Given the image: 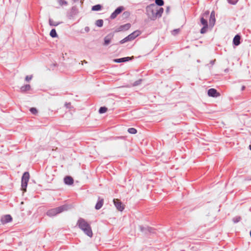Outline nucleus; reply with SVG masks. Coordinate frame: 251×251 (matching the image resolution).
<instances>
[{
	"label": "nucleus",
	"mask_w": 251,
	"mask_h": 251,
	"mask_svg": "<svg viewBox=\"0 0 251 251\" xmlns=\"http://www.w3.org/2000/svg\"><path fill=\"white\" fill-rule=\"evenodd\" d=\"M141 32L139 30H136L127 36L129 41L133 40L135 38L140 35Z\"/></svg>",
	"instance_id": "nucleus-8"
},
{
	"label": "nucleus",
	"mask_w": 251,
	"mask_h": 251,
	"mask_svg": "<svg viewBox=\"0 0 251 251\" xmlns=\"http://www.w3.org/2000/svg\"><path fill=\"white\" fill-rule=\"evenodd\" d=\"M250 149L251 150V145L249 146Z\"/></svg>",
	"instance_id": "nucleus-38"
},
{
	"label": "nucleus",
	"mask_w": 251,
	"mask_h": 251,
	"mask_svg": "<svg viewBox=\"0 0 251 251\" xmlns=\"http://www.w3.org/2000/svg\"><path fill=\"white\" fill-rule=\"evenodd\" d=\"M64 183L67 185H72L74 183L73 178L70 176H67L64 179Z\"/></svg>",
	"instance_id": "nucleus-12"
},
{
	"label": "nucleus",
	"mask_w": 251,
	"mask_h": 251,
	"mask_svg": "<svg viewBox=\"0 0 251 251\" xmlns=\"http://www.w3.org/2000/svg\"><path fill=\"white\" fill-rule=\"evenodd\" d=\"M67 104H69L70 105V103H66V105H67Z\"/></svg>",
	"instance_id": "nucleus-39"
},
{
	"label": "nucleus",
	"mask_w": 251,
	"mask_h": 251,
	"mask_svg": "<svg viewBox=\"0 0 251 251\" xmlns=\"http://www.w3.org/2000/svg\"><path fill=\"white\" fill-rule=\"evenodd\" d=\"M30 89V86L29 84H26L21 87L20 90L22 92H25L29 91Z\"/></svg>",
	"instance_id": "nucleus-17"
},
{
	"label": "nucleus",
	"mask_w": 251,
	"mask_h": 251,
	"mask_svg": "<svg viewBox=\"0 0 251 251\" xmlns=\"http://www.w3.org/2000/svg\"><path fill=\"white\" fill-rule=\"evenodd\" d=\"M29 110L30 112L34 115H36L37 113V110L34 107L31 108Z\"/></svg>",
	"instance_id": "nucleus-29"
},
{
	"label": "nucleus",
	"mask_w": 251,
	"mask_h": 251,
	"mask_svg": "<svg viewBox=\"0 0 251 251\" xmlns=\"http://www.w3.org/2000/svg\"><path fill=\"white\" fill-rule=\"evenodd\" d=\"M215 23V12L214 11H212L211 13L210 17L209 19V24L210 25L213 26Z\"/></svg>",
	"instance_id": "nucleus-13"
},
{
	"label": "nucleus",
	"mask_w": 251,
	"mask_h": 251,
	"mask_svg": "<svg viewBox=\"0 0 251 251\" xmlns=\"http://www.w3.org/2000/svg\"><path fill=\"white\" fill-rule=\"evenodd\" d=\"M76 226L81 229L85 234L90 237L93 236V232L89 224L84 219L79 218L77 222Z\"/></svg>",
	"instance_id": "nucleus-2"
},
{
	"label": "nucleus",
	"mask_w": 251,
	"mask_h": 251,
	"mask_svg": "<svg viewBox=\"0 0 251 251\" xmlns=\"http://www.w3.org/2000/svg\"><path fill=\"white\" fill-rule=\"evenodd\" d=\"M229 3L235 5L238 2V0H227Z\"/></svg>",
	"instance_id": "nucleus-31"
},
{
	"label": "nucleus",
	"mask_w": 251,
	"mask_h": 251,
	"mask_svg": "<svg viewBox=\"0 0 251 251\" xmlns=\"http://www.w3.org/2000/svg\"><path fill=\"white\" fill-rule=\"evenodd\" d=\"M58 2L59 4L61 5H66L67 4V1L64 0H58Z\"/></svg>",
	"instance_id": "nucleus-32"
},
{
	"label": "nucleus",
	"mask_w": 251,
	"mask_h": 251,
	"mask_svg": "<svg viewBox=\"0 0 251 251\" xmlns=\"http://www.w3.org/2000/svg\"><path fill=\"white\" fill-rule=\"evenodd\" d=\"M208 95L212 97H217L220 95L217 90L214 88H210L208 91Z\"/></svg>",
	"instance_id": "nucleus-11"
},
{
	"label": "nucleus",
	"mask_w": 251,
	"mask_h": 251,
	"mask_svg": "<svg viewBox=\"0 0 251 251\" xmlns=\"http://www.w3.org/2000/svg\"><path fill=\"white\" fill-rule=\"evenodd\" d=\"M240 36L238 34L236 35L233 38V43L235 46H238L240 44Z\"/></svg>",
	"instance_id": "nucleus-14"
},
{
	"label": "nucleus",
	"mask_w": 251,
	"mask_h": 251,
	"mask_svg": "<svg viewBox=\"0 0 251 251\" xmlns=\"http://www.w3.org/2000/svg\"><path fill=\"white\" fill-rule=\"evenodd\" d=\"M102 8V6L100 4H97L93 6L92 8V11H99L101 10Z\"/></svg>",
	"instance_id": "nucleus-20"
},
{
	"label": "nucleus",
	"mask_w": 251,
	"mask_h": 251,
	"mask_svg": "<svg viewBox=\"0 0 251 251\" xmlns=\"http://www.w3.org/2000/svg\"><path fill=\"white\" fill-rule=\"evenodd\" d=\"M29 179V174L28 172H25L22 178V188L24 191H25L27 183Z\"/></svg>",
	"instance_id": "nucleus-5"
},
{
	"label": "nucleus",
	"mask_w": 251,
	"mask_h": 251,
	"mask_svg": "<svg viewBox=\"0 0 251 251\" xmlns=\"http://www.w3.org/2000/svg\"><path fill=\"white\" fill-rule=\"evenodd\" d=\"M131 25L130 24H126L125 25H121L119 28V31L127 30L129 29Z\"/></svg>",
	"instance_id": "nucleus-15"
},
{
	"label": "nucleus",
	"mask_w": 251,
	"mask_h": 251,
	"mask_svg": "<svg viewBox=\"0 0 251 251\" xmlns=\"http://www.w3.org/2000/svg\"><path fill=\"white\" fill-rule=\"evenodd\" d=\"M68 209V206L63 205L54 208H52L49 210L47 212V215L50 217H53L57 215L58 214L62 213L63 211H67Z\"/></svg>",
	"instance_id": "nucleus-3"
},
{
	"label": "nucleus",
	"mask_w": 251,
	"mask_h": 251,
	"mask_svg": "<svg viewBox=\"0 0 251 251\" xmlns=\"http://www.w3.org/2000/svg\"><path fill=\"white\" fill-rule=\"evenodd\" d=\"M50 35L51 37L54 38L57 37V35L55 29H52L50 32Z\"/></svg>",
	"instance_id": "nucleus-23"
},
{
	"label": "nucleus",
	"mask_w": 251,
	"mask_h": 251,
	"mask_svg": "<svg viewBox=\"0 0 251 251\" xmlns=\"http://www.w3.org/2000/svg\"><path fill=\"white\" fill-rule=\"evenodd\" d=\"M32 78V75H27L25 76V80L26 81H29L30 80H31Z\"/></svg>",
	"instance_id": "nucleus-33"
},
{
	"label": "nucleus",
	"mask_w": 251,
	"mask_h": 251,
	"mask_svg": "<svg viewBox=\"0 0 251 251\" xmlns=\"http://www.w3.org/2000/svg\"><path fill=\"white\" fill-rule=\"evenodd\" d=\"M250 236L251 237V231H250Z\"/></svg>",
	"instance_id": "nucleus-40"
},
{
	"label": "nucleus",
	"mask_w": 251,
	"mask_h": 251,
	"mask_svg": "<svg viewBox=\"0 0 251 251\" xmlns=\"http://www.w3.org/2000/svg\"><path fill=\"white\" fill-rule=\"evenodd\" d=\"M49 24H50V25L51 26H56L59 25L60 24V23H57V22H54L53 20L50 19L49 20Z\"/></svg>",
	"instance_id": "nucleus-21"
},
{
	"label": "nucleus",
	"mask_w": 251,
	"mask_h": 251,
	"mask_svg": "<svg viewBox=\"0 0 251 251\" xmlns=\"http://www.w3.org/2000/svg\"><path fill=\"white\" fill-rule=\"evenodd\" d=\"M131 59V58L129 57H123L121 58H118L114 60V61L117 63H121L125 62L127 61H129Z\"/></svg>",
	"instance_id": "nucleus-16"
},
{
	"label": "nucleus",
	"mask_w": 251,
	"mask_h": 251,
	"mask_svg": "<svg viewBox=\"0 0 251 251\" xmlns=\"http://www.w3.org/2000/svg\"><path fill=\"white\" fill-rule=\"evenodd\" d=\"M124 10L123 6L118 7L110 15V18L114 19L116 18L118 15L121 13Z\"/></svg>",
	"instance_id": "nucleus-7"
},
{
	"label": "nucleus",
	"mask_w": 251,
	"mask_h": 251,
	"mask_svg": "<svg viewBox=\"0 0 251 251\" xmlns=\"http://www.w3.org/2000/svg\"><path fill=\"white\" fill-rule=\"evenodd\" d=\"M104 203V199L100 197H98L97 202L95 205V209L97 210L100 209L103 206Z\"/></svg>",
	"instance_id": "nucleus-10"
},
{
	"label": "nucleus",
	"mask_w": 251,
	"mask_h": 251,
	"mask_svg": "<svg viewBox=\"0 0 251 251\" xmlns=\"http://www.w3.org/2000/svg\"><path fill=\"white\" fill-rule=\"evenodd\" d=\"M164 11L162 7H158L154 3L151 4L146 7V13L149 18L151 20H155L161 17Z\"/></svg>",
	"instance_id": "nucleus-1"
},
{
	"label": "nucleus",
	"mask_w": 251,
	"mask_h": 251,
	"mask_svg": "<svg viewBox=\"0 0 251 251\" xmlns=\"http://www.w3.org/2000/svg\"><path fill=\"white\" fill-rule=\"evenodd\" d=\"M179 29H174L173 30H172L171 31V33L172 35L175 36L176 35V34H177L179 32Z\"/></svg>",
	"instance_id": "nucleus-28"
},
{
	"label": "nucleus",
	"mask_w": 251,
	"mask_h": 251,
	"mask_svg": "<svg viewBox=\"0 0 251 251\" xmlns=\"http://www.w3.org/2000/svg\"><path fill=\"white\" fill-rule=\"evenodd\" d=\"M209 12L208 11H206L202 15L201 18V25H203L202 28L201 29V34H204L206 33L208 29V23L207 20L205 18H207L209 16Z\"/></svg>",
	"instance_id": "nucleus-4"
},
{
	"label": "nucleus",
	"mask_w": 251,
	"mask_h": 251,
	"mask_svg": "<svg viewBox=\"0 0 251 251\" xmlns=\"http://www.w3.org/2000/svg\"><path fill=\"white\" fill-rule=\"evenodd\" d=\"M224 71H225V73H227V72H228L229 70H228V69H226Z\"/></svg>",
	"instance_id": "nucleus-37"
},
{
	"label": "nucleus",
	"mask_w": 251,
	"mask_h": 251,
	"mask_svg": "<svg viewBox=\"0 0 251 251\" xmlns=\"http://www.w3.org/2000/svg\"><path fill=\"white\" fill-rule=\"evenodd\" d=\"M241 219V218L240 216H236L233 218L232 221L234 223H237L239 222Z\"/></svg>",
	"instance_id": "nucleus-27"
},
{
	"label": "nucleus",
	"mask_w": 251,
	"mask_h": 251,
	"mask_svg": "<svg viewBox=\"0 0 251 251\" xmlns=\"http://www.w3.org/2000/svg\"><path fill=\"white\" fill-rule=\"evenodd\" d=\"M12 220V217L10 215H6L1 217L0 222L2 224H5L11 222Z\"/></svg>",
	"instance_id": "nucleus-9"
},
{
	"label": "nucleus",
	"mask_w": 251,
	"mask_h": 251,
	"mask_svg": "<svg viewBox=\"0 0 251 251\" xmlns=\"http://www.w3.org/2000/svg\"><path fill=\"white\" fill-rule=\"evenodd\" d=\"M113 202L116 208L120 211H123L125 209L124 205L122 202L118 199H114Z\"/></svg>",
	"instance_id": "nucleus-6"
},
{
	"label": "nucleus",
	"mask_w": 251,
	"mask_h": 251,
	"mask_svg": "<svg viewBox=\"0 0 251 251\" xmlns=\"http://www.w3.org/2000/svg\"><path fill=\"white\" fill-rule=\"evenodd\" d=\"M127 131L130 134H135L137 133V130L133 127L129 128Z\"/></svg>",
	"instance_id": "nucleus-24"
},
{
	"label": "nucleus",
	"mask_w": 251,
	"mask_h": 251,
	"mask_svg": "<svg viewBox=\"0 0 251 251\" xmlns=\"http://www.w3.org/2000/svg\"><path fill=\"white\" fill-rule=\"evenodd\" d=\"M128 41H129L128 38V37L126 36V37H125V38H124L123 39H122V40L120 41V44H124L126 42H128Z\"/></svg>",
	"instance_id": "nucleus-30"
},
{
	"label": "nucleus",
	"mask_w": 251,
	"mask_h": 251,
	"mask_svg": "<svg viewBox=\"0 0 251 251\" xmlns=\"http://www.w3.org/2000/svg\"><path fill=\"white\" fill-rule=\"evenodd\" d=\"M103 21L101 19L98 20L96 22V25L98 27H101L103 25Z\"/></svg>",
	"instance_id": "nucleus-22"
},
{
	"label": "nucleus",
	"mask_w": 251,
	"mask_h": 251,
	"mask_svg": "<svg viewBox=\"0 0 251 251\" xmlns=\"http://www.w3.org/2000/svg\"><path fill=\"white\" fill-rule=\"evenodd\" d=\"M107 108L105 107H101L99 109V112L100 113L102 114L106 112Z\"/></svg>",
	"instance_id": "nucleus-25"
},
{
	"label": "nucleus",
	"mask_w": 251,
	"mask_h": 251,
	"mask_svg": "<svg viewBox=\"0 0 251 251\" xmlns=\"http://www.w3.org/2000/svg\"><path fill=\"white\" fill-rule=\"evenodd\" d=\"M245 86H243L242 87V88H241V90H242V91H243V90H245Z\"/></svg>",
	"instance_id": "nucleus-35"
},
{
	"label": "nucleus",
	"mask_w": 251,
	"mask_h": 251,
	"mask_svg": "<svg viewBox=\"0 0 251 251\" xmlns=\"http://www.w3.org/2000/svg\"><path fill=\"white\" fill-rule=\"evenodd\" d=\"M155 3L156 5L162 6L164 4V1L163 0H155Z\"/></svg>",
	"instance_id": "nucleus-26"
},
{
	"label": "nucleus",
	"mask_w": 251,
	"mask_h": 251,
	"mask_svg": "<svg viewBox=\"0 0 251 251\" xmlns=\"http://www.w3.org/2000/svg\"><path fill=\"white\" fill-rule=\"evenodd\" d=\"M85 30H86V31H89V27H85Z\"/></svg>",
	"instance_id": "nucleus-36"
},
{
	"label": "nucleus",
	"mask_w": 251,
	"mask_h": 251,
	"mask_svg": "<svg viewBox=\"0 0 251 251\" xmlns=\"http://www.w3.org/2000/svg\"><path fill=\"white\" fill-rule=\"evenodd\" d=\"M141 81V80H140L139 81H137L135 82L134 85V86L138 85V84H139L140 83Z\"/></svg>",
	"instance_id": "nucleus-34"
},
{
	"label": "nucleus",
	"mask_w": 251,
	"mask_h": 251,
	"mask_svg": "<svg viewBox=\"0 0 251 251\" xmlns=\"http://www.w3.org/2000/svg\"><path fill=\"white\" fill-rule=\"evenodd\" d=\"M111 38L110 36H106L104 38V45L107 46L111 42Z\"/></svg>",
	"instance_id": "nucleus-19"
},
{
	"label": "nucleus",
	"mask_w": 251,
	"mask_h": 251,
	"mask_svg": "<svg viewBox=\"0 0 251 251\" xmlns=\"http://www.w3.org/2000/svg\"><path fill=\"white\" fill-rule=\"evenodd\" d=\"M140 230L142 232H145V233H146L147 231H148L149 232H151L152 230V228H151V227H144L142 226H140Z\"/></svg>",
	"instance_id": "nucleus-18"
}]
</instances>
